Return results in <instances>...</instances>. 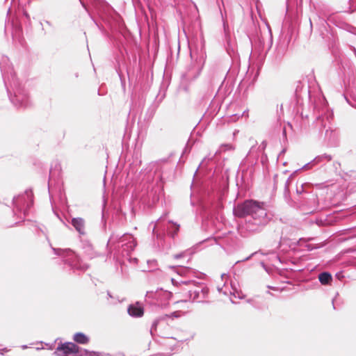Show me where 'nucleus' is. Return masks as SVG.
Here are the masks:
<instances>
[{
	"label": "nucleus",
	"mask_w": 356,
	"mask_h": 356,
	"mask_svg": "<svg viewBox=\"0 0 356 356\" xmlns=\"http://www.w3.org/2000/svg\"><path fill=\"white\" fill-rule=\"evenodd\" d=\"M331 161L332 160V156L329 154H322V155H319V156H317L316 157H315L311 162L305 164L302 168L303 169H308L309 168V166L310 165H316L318 163H320L324 161Z\"/></svg>",
	"instance_id": "nucleus-15"
},
{
	"label": "nucleus",
	"mask_w": 356,
	"mask_h": 356,
	"mask_svg": "<svg viewBox=\"0 0 356 356\" xmlns=\"http://www.w3.org/2000/svg\"><path fill=\"white\" fill-rule=\"evenodd\" d=\"M318 17H319V18H321V17H320V16H318ZM321 20H322V22H325V16H323V17H321Z\"/></svg>",
	"instance_id": "nucleus-32"
},
{
	"label": "nucleus",
	"mask_w": 356,
	"mask_h": 356,
	"mask_svg": "<svg viewBox=\"0 0 356 356\" xmlns=\"http://www.w3.org/2000/svg\"><path fill=\"white\" fill-rule=\"evenodd\" d=\"M108 356H111V355H108Z\"/></svg>",
	"instance_id": "nucleus-41"
},
{
	"label": "nucleus",
	"mask_w": 356,
	"mask_h": 356,
	"mask_svg": "<svg viewBox=\"0 0 356 356\" xmlns=\"http://www.w3.org/2000/svg\"><path fill=\"white\" fill-rule=\"evenodd\" d=\"M243 115L248 117V112L244 111Z\"/></svg>",
	"instance_id": "nucleus-33"
},
{
	"label": "nucleus",
	"mask_w": 356,
	"mask_h": 356,
	"mask_svg": "<svg viewBox=\"0 0 356 356\" xmlns=\"http://www.w3.org/2000/svg\"><path fill=\"white\" fill-rule=\"evenodd\" d=\"M79 347L72 342H66L64 343L60 344L56 351L54 353V355L58 356H63L61 355L60 352H63L64 355H69L72 353H76L79 350Z\"/></svg>",
	"instance_id": "nucleus-11"
},
{
	"label": "nucleus",
	"mask_w": 356,
	"mask_h": 356,
	"mask_svg": "<svg viewBox=\"0 0 356 356\" xmlns=\"http://www.w3.org/2000/svg\"><path fill=\"white\" fill-rule=\"evenodd\" d=\"M179 230V225L175 223L172 221H168L165 225H163V231H166L167 234L172 238L175 236Z\"/></svg>",
	"instance_id": "nucleus-14"
},
{
	"label": "nucleus",
	"mask_w": 356,
	"mask_h": 356,
	"mask_svg": "<svg viewBox=\"0 0 356 356\" xmlns=\"http://www.w3.org/2000/svg\"><path fill=\"white\" fill-rule=\"evenodd\" d=\"M351 49H353L355 54H356V49L354 47H351Z\"/></svg>",
	"instance_id": "nucleus-31"
},
{
	"label": "nucleus",
	"mask_w": 356,
	"mask_h": 356,
	"mask_svg": "<svg viewBox=\"0 0 356 356\" xmlns=\"http://www.w3.org/2000/svg\"><path fill=\"white\" fill-rule=\"evenodd\" d=\"M318 280L323 285H330L332 281V276L330 273L324 271L318 275Z\"/></svg>",
	"instance_id": "nucleus-16"
},
{
	"label": "nucleus",
	"mask_w": 356,
	"mask_h": 356,
	"mask_svg": "<svg viewBox=\"0 0 356 356\" xmlns=\"http://www.w3.org/2000/svg\"><path fill=\"white\" fill-rule=\"evenodd\" d=\"M7 91L10 102L17 108H26L30 105V97L28 91L22 85L18 79L8 82Z\"/></svg>",
	"instance_id": "nucleus-2"
},
{
	"label": "nucleus",
	"mask_w": 356,
	"mask_h": 356,
	"mask_svg": "<svg viewBox=\"0 0 356 356\" xmlns=\"http://www.w3.org/2000/svg\"><path fill=\"white\" fill-rule=\"evenodd\" d=\"M184 256V253L177 254L173 256L174 259H179Z\"/></svg>",
	"instance_id": "nucleus-25"
},
{
	"label": "nucleus",
	"mask_w": 356,
	"mask_h": 356,
	"mask_svg": "<svg viewBox=\"0 0 356 356\" xmlns=\"http://www.w3.org/2000/svg\"><path fill=\"white\" fill-rule=\"evenodd\" d=\"M47 24H49V25L51 24L49 22H47Z\"/></svg>",
	"instance_id": "nucleus-37"
},
{
	"label": "nucleus",
	"mask_w": 356,
	"mask_h": 356,
	"mask_svg": "<svg viewBox=\"0 0 356 356\" xmlns=\"http://www.w3.org/2000/svg\"><path fill=\"white\" fill-rule=\"evenodd\" d=\"M159 323V319H156L152 325V327L150 329V334H152V337L156 334V328H157V325H158Z\"/></svg>",
	"instance_id": "nucleus-21"
},
{
	"label": "nucleus",
	"mask_w": 356,
	"mask_h": 356,
	"mask_svg": "<svg viewBox=\"0 0 356 356\" xmlns=\"http://www.w3.org/2000/svg\"><path fill=\"white\" fill-rule=\"evenodd\" d=\"M233 149V146L230 144H222L218 150L216 151V154H220L221 152Z\"/></svg>",
	"instance_id": "nucleus-20"
},
{
	"label": "nucleus",
	"mask_w": 356,
	"mask_h": 356,
	"mask_svg": "<svg viewBox=\"0 0 356 356\" xmlns=\"http://www.w3.org/2000/svg\"><path fill=\"white\" fill-rule=\"evenodd\" d=\"M121 83H122V85L124 84V81H122V79H121Z\"/></svg>",
	"instance_id": "nucleus-36"
},
{
	"label": "nucleus",
	"mask_w": 356,
	"mask_h": 356,
	"mask_svg": "<svg viewBox=\"0 0 356 356\" xmlns=\"http://www.w3.org/2000/svg\"><path fill=\"white\" fill-rule=\"evenodd\" d=\"M257 253H258V252H254L252 253L249 257L245 258L241 261H246L250 260L254 255L257 254Z\"/></svg>",
	"instance_id": "nucleus-24"
},
{
	"label": "nucleus",
	"mask_w": 356,
	"mask_h": 356,
	"mask_svg": "<svg viewBox=\"0 0 356 356\" xmlns=\"http://www.w3.org/2000/svg\"><path fill=\"white\" fill-rule=\"evenodd\" d=\"M233 212L236 217L245 218L243 229L250 233L261 231L269 221L264 204L253 200L238 203Z\"/></svg>",
	"instance_id": "nucleus-1"
},
{
	"label": "nucleus",
	"mask_w": 356,
	"mask_h": 356,
	"mask_svg": "<svg viewBox=\"0 0 356 356\" xmlns=\"http://www.w3.org/2000/svg\"><path fill=\"white\" fill-rule=\"evenodd\" d=\"M334 298L332 299V305H333V309H335V306H334Z\"/></svg>",
	"instance_id": "nucleus-34"
},
{
	"label": "nucleus",
	"mask_w": 356,
	"mask_h": 356,
	"mask_svg": "<svg viewBox=\"0 0 356 356\" xmlns=\"http://www.w3.org/2000/svg\"><path fill=\"white\" fill-rule=\"evenodd\" d=\"M13 204L17 211H21L25 206L29 209L33 204V194L31 191H26L25 193L17 197H14Z\"/></svg>",
	"instance_id": "nucleus-9"
},
{
	"label": "nucleus",
	"mask_w": 356,
	"mask_h": 356,
	"mask_svg": "<svg viewBox=\"0 0 356 356\" xmlns=\"http://www.w3.org/2000/svg\"><path fill=\"white\" fill-rule=\"evenodd\" d=\"M161 227V219H159L156 222V223L154 225L153 227V234H156L157 239H161L163 237V234L159 233L158 230L156 231V229H159Z\"/></svg>",
	"instance_id": "nucleus-19"
},
{
	"label": "nucleus",
	"mask_w": 356,
	"mask_h": 356,
	"mask_svg": "<svg viewBox=\"0 0 356 356\" xmlns=\"http://www.w3.org/2000/svg\"><path fill=\"white\" fill-rule=\"evenodd\" d=\"M302 185L301 186V191H300V190H299L298 188H297V193H302Z\"/></svg>",
	"instance_id": "nucleus-30"
},
{
	"label": "nucleus",
	"mask_w": 356,
	"mask_h": 356,
	"mask_svg": "<svg viewBox=\"0 0 356 356\" xmlns=\"http://www.w3.org/2000/svg\"><path fill=\"white\" fill-rule=\"evenodd\" d=\"M54 253L64 258V262L67 264L72 268L85 271L88 266L83 263L80 257L70 249L52 248Z\"/></svg>",
	"instance_id": "nucleus-4"
},
{
	"label": "nucleus",
	"mask_w": 356,
	"mask_h": 356,
	"mask_svg": "<svg viewBox=\"0 0 356 356\" xmlns=\"http://www.w3.org/2000/svg\"><path fill=\"white\" fill-rule=\"evenodd\" d=\"M127 312L131 316L134 318L141 317L144 314L143 307L138 302L130 305L128 307Z\"/></svg>",
	"instance_id": "nucleus-13"
},
{
	"label": "nucleus",
	"mask_w": 356,
	"mask_h": 356,
	"mask_svg": "<svg viewBox=\"0 0 356 356\" xmlns=\"http://www.w3.org/2000/svg\"><path fill=\"white\" fill-rule=\"evenodd\" d=\"M108 245L114 246V248H122V252L129 254L133 251L136 245L134 236L129 234H124L122 236L113 234L110 236Z\"/></svg>",
	"instance_id": "nucleus-3"
},
{
	"label": "nucleus",
	"mask_w": 356,
	"mask_h": 356,
	"mask_svg": "<svg viewBox=\"0 0 356 356\" xmlns=\"http://www.w3.org/2000/svg\"><path fill=\"white\" fill-rule=\"evenodd\" d=\"M70 223L75 229V230L79 233L80 236L86 234V221L83 218L80 217L72 218Z\"/></svg>",
	"instance_id": "nucleus-12"
},
{
	"label": "nucleus",
	"mask_w": 356,
	"mask_h": 356,
	"mask_svg": "<svg viewBox=\"0 0 356 356\" xmlns=\"http://www.w3.org/2000/svg\"><path fill=\"white\" fill-rule=\"evenodd\" d=\"M80 3H82V1L81 0H79Z\"/></svg>",
	"instance_id": "nucleus-40"
},
{
	"label": "nucleus",
	"mask_w": 356,
	"mask_h": 356,
	"mask_svg": "<svg viewBox=\"0 0 356 356\" xmlns=\"http://www.w3.org/2000/svg\"><path fill=\"white\" fill-rule=\"evenodd\" d=\"M289 184H290V178H289L286 181H285V184H284V197L286 199L288 198V195H289Z\"/></svg>",
	"instance_id": "nucleus-22"
},
{
	"label": "nucleus",
	"mask_w": 356,
	"mask_h": 356,
	"mask_svg": "<svg viewBox=\"0 0 356 356\" xmlns=\"http://www.w3.org/2000/svg\"><path fill=\"white\" fill-rule=\"evenodd\" d=\"M309 21H310V24H311V26H312V20L310 19Z\"/></svg>",
	"instance_id": "nucleus-38"
},
{
	"label": "nucleus",
	"mask_w": 356,
	"mask_h": 356,
	"mask_svg": "<svg viewBox=\"0 0 356 356\" xmlns=\"http://www.w3.org/2000/svg\"><path fill=\"white\" fill-rule=\"evenodd\" d=\"M228 275L227 274L223 273L221 275V279L222 281H226Z\"/></svg>",
	"instance_id": "nucleus-26"
},
{
	"label": "nucleus",
	"mask_w": 356,
	"mask_h": 356,
	"mask_svg": "<svg viewBox=\"0 0 356 356\" xmlns=\"http://www.w3.org/2000/svg\"><path fill=\"white\" fill-rule=\"evenodd\" d=\"M84 254L89 258L92 259L97 257L98 254L94 251L91 244L87 243L83 247Z\"/></svg>",
	"instance_id": "nucleus-18"
},
{
	"label": "nucleus",
	"mask_w": 356,
	"mask_h": 356,
	"mask_svg": "<svg viewBox=\"0 0 356 356\" xmlns=\"http://www.w3.org/2000/svg\"><path fill=\"white\" fill-rule=\"evenodd\" d=\"M181 284L193 285V288L188 290L190 299L193 302H203L208 297L209 289L204 285H196L192 280H181Z\"/></svg>",
	"instance_id": "nucleus-5"
},
{
	"label": "nucleus",
	"mask_w": 356,
	"mask_h": 356,
	"mask_svg": "<svg viewBox=\"0 0 356 356\" xmlns=\"http://www.w3.org/2000/svg\"><path fill=\"white\" fill-rule=\"evenodd\" d=\"M171 293L167 291L162 289L156 290V291H147L146 293V300H156L159 305L165 304L164 302L170 299Z\"/></svg>",
	"instance_id": "nucleus-10"
},
{
	"label": "nucleus",
	"mask_w": 356,
	"mask_h": 356,
	"mask_svg": "<svg viewBox=\"0 0 356 356\" xmlns=\"http://www.w3.org/2000/svg\"><path fill=\"white\" fill-rule=\"evenodd\" d=\"M0 68L6 86H7L8 82L17 79L15 76V74L13 70V67L10 63V60L6 56H1L0 57Z\"/></svg>",
	"instance_id": "nucleus-7"
},
{
	"label": "nucleus",
	"mask_w": 356,
	"mask_h": 356,
	"mask_svg": "<svg viewBox=\"0 0 356 356\" xmlns=\"http://www.w3.org/2000/svg\"><path fill=\"white\" fill-rule=\"evenodd\" d=\"M205 60L206 56L203 54L197 56L188 68L187 76L193 79H197L204 67Z\"/></svg>",
	"instance_id": "nucleus-8"
},
{
	"label": "nucleus",
	"mask_w": 356,
	"mask_h": 356,
	"mask_svg": "<svg viewBox=\"0 0 356 356\" xmlns=\"http://www.w3.org/2000/svg\"><path fill=\"white\" fill-rule=\"evenodd\" d=\"M73 339L75 342L80 344H87L89 342V338L82 332L75 333Z\"/></svg>",
	"instance_id": "nucleus-17"
},
{
	"label": "nucleus",
	"mask_w": 356,
	"mask_h": 356,
	"mask_svg": "<svg viewBox=\"0 0 356 356\" xmlns=\"http://www.w3.org/2000/svg\"><path fill=\"white\" fill-rule=\"evenodd\" d=\"M332 119V112L327 108L323 109L322 113H319L316 117L315 125L319 131H321L323 129H325V137H328L330 130L331 131L330 134L332 133V130H331V127L330 126Z\"/></svg>",
	"instance_id": "nucleus-6"
},
{
	"label": "nucleus",
	"mask_w": 356,
	"mask_h": 356,
	"mask_svg": "<svg viewBox=\"0 0 356 356\" xmlns=\"http://www.w3.org/2000/svg\"><path fill=\"white\" fill-rule=\"evenodd\" d=\"M349 31L356 35V28L351 27Z\"/></svg>",
	"instance_id": "nucleus-27"
},
{
	"label": "nucleus",
	"mask_w": 356,
	"mask_h": 356,
	"mask_svg": "<svg viewBox=\"0 0 356 356\" xmlns=\"http://www.w3.org/2000/svg\"><path fill=\"white\" fill-rule=\"evenodd\" d=\"M80 3H82V1L81 0H79Z\"/></svg>",
	"instance_id": "nucleus-39"
},
{
	"label": "nucleus",
	"mask_w": 356,
	"mask_h": 356,
	"mask_svg": "<svg viewBox=\"0 0 356 356\" xmlns=\"http://www.w3.org/2000/svg\"><path fill=\"white\" fill-rule=\"evenodd\" d=\"M218 291L222 292V293H223L224 294H227V292H226L225 291H223V287L220 288V287L218 286Z\"/></svg>",
	"instance_id": "nucleus-28"
},
{
	"label": "nucleus",
	"mask_w": 356,
	"mask_h": 356,
	"mask_svg": "<svg viewBox=\"0 0 356 356\" xmlns=\"http://www.w3.org/2000/svg\"><path fill=\"white\" fill-rule=\"evenodd\" d=\"M107 295L111 298L112 297L109 291L107 292Z\"/></svg>",
	"instance_id": "nucleus-35"
},
{
	"label": "nucleus",
	"mask_w": 356,
	"mask_h": 356,
	"mask_svg": "<svg viewBox=\"0 0 356 356\" xmlns=\"http://www.w3.org/2000/svg\"><path fill=\"white\" fill-rule=\"evenodd\" d=\"M171 281H172V284H173V285H177V284H178V282H177V281H176L175 279H173V278L171 280Z\"/></svg>",
	"instance_id": "nucleus-29"
},
{
	"label": "nucleus",
	"mask_w": 356,
	"mask_h": 356,
	"mask_svg": "<svg viewBox=\"0 0 356 356\" xmlns=\"http://www.w3.org/2000/svg\"><path fill=\"white\" fill-rule=\"evenodd\" d=\"M305 247L308 250H312L314 249H317L318 248V246L314 245L312 244H307Z\"/></svg>",
	"instance_id": "nucleus-23"
}]
</instances>
